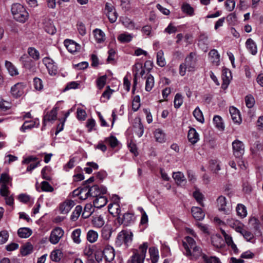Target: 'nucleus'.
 <instances>
[{
    "mask_svg": "<svg viewBox=\"0 0 263 263\" xmlns=\"http://www.w3.org/2000/svg\"><path fill=\"white\" fill-rule=\"evenodd\" d=\"M184 248V254L191 259L197 260L200 258L205 257V255L203 253L200 247L198 246L193 238L187 236L185 240L183 241Z\"/></svg>",
    "mask_w": 263,
    "mask_h": 263,
    "instance_id": "1",
    "label": "nucleus"
},
{
    "mask_svg": "<svg viewBox=\"0 0 263 263\" xmlns=\"http://www.w3.org/2000/svg\"><path fill=\"white\" fill-rule=\"evenodd\" d=\"M11 11L14 19L17 22L24 23L28 18V13L20 4H13L11 6Z\"/></svg>",
    "mask_w": 263,
    "mask_h": 263,
    "instance_id": "2",
    "label": "nucleus"
},
{
    "mask_svg": "<svg viewBox=\"0 0 263 263\" xmlns=\"http://www.w3.org/2000/svg\"><path fill=\"white\" fill-rule=\"evenodd\" d=\"M133 239V234L128 230H124L120 232L116 238L115 245L116 247H120L124 245L126 248L129 247Z\"/></svg>",
    "mask_w": 263,
    "mask_h": 263,
    "instance_id": "3",
    "label": "nucleus"
},
{
    "mask_svg": "<svg viewBox=\"0 0 263 263\" xmlns=\"http://www.w3.org/2000/svg\"><path fill=\"white\" fill-rule=\"evenodd\" d=\"M147 248V243L144 242L139 246V250H135L131 257L132 263H143Z\"/></svg>",
    "mask_w": 263,
    "mask_h": 263,
    "instance_id": "4",
    "label": "nucleus"
},
{
    "mask_svg": "<svg viewBox=\"0 0 263 263\" xmlns=\"http://www.w3.org/2000/svg\"><path fill=\"white\" fill-rule=\"evenodd\" d=\"M12 178L7 173H2L0 177V188L1 195H5L8 191L9 190V186H12Z\"/></svg>",
    "mask_w": 263,
    "mask_h": 263,
    "instance_id": "5",
    "label": "nucleus"
},
{
    "mask_svg": "<svg viewBox=\"0 0 263 263\" xmlns=\"http://www.w3.org/2000/svg\"><path fill=\"white\" fill-rule=\"evenodd\" d=\"M64 234V230L60 227L53 229L50 233L49 241L53 245L57 244Z\"/></svg>",
    "mask_w": 263,
    "mask_h": 263,
    "instance_id": "6",
    "label": "nucleus"
},
{
    "mask_svg": "<svg viewBox=\"0 0 263 263\" xmlns=\"http://www.w3.org/2000/svg\"><path fill=\"white\" fill-rule=\"evenodd\" d=\"M107 189L104 186H99L97 185H93L90 187L88 186V191L86 194H89L90 196L97 198L100 196H102L106 194Z\"/></svg>",
    "mask_w": 263,
    "mask_h": 263,
    "instance_id": "7",
    "label": "nucleus"
},
{
    "mask_svg": "<svg viewBox=\"0 0 263 263\" xmlns=\"http://www.w3.org/2000/svg\"><path fill=\"white\" fill-rule=\"evenodd\" d=\"M42 61L47 69L48 73L50 76H55L57 73L58 66L53 60L49 57H45L43 59Z\"/></svg>",
    "mask_w": 263,
    "mask_h": 263,
    "instance_id": "8",
    "label": "nucleus"
},
{
    "mask_svg": "<svg viewBox=\"0 0 263 263\" xmlns=\"http://www.w3.org/2000/svg\"><path fill=\"white\" fill-rule=\"evenodd\" d=\"M263 151V144L259 141H256L250 147L251 155L254 159L261 157V153Z\"/></svg>",
    "mask_w": 263,
    "mask_h": 263,
    "instance_id": "9",
    "label": "nucleus"
},
{
    "mask_svg": "<svg viewBox=\"0 0 263 263\" xmlns=\"http://www.w3.org/2000/svg\"><path fill=\"white\" fill-rule=\"evenodd\" d=\"M233 154L236 157L241 156L245 151V146L242 142L238 140H235L232 143Z\"/></svg>",
    "mask_w": 263,
    "mask_h": 263,
    "instance_id": "10",
    "label": "nucleus"
},
{
    "mask_svg": "<svg viewBox=\"0 0 263 263\" xmlns=\"http://www.w3.org/2000/svg\"><path fill=\"white\" fill-rule=\"evenodd\" d=\"M196 55L195 52H191L185 59L184 64L189 71H194L195 69L197 61Z\"/></svg>",
    "mask_w": 263,
    "mask_h": 263,
    "instance_id": "11",
    "label": "nucleus"
},
{
    "mask_svg": "<svg viewBox=\"0 0 263 263\" xmlns=\"http://www.w3.org/2000/svg\"><path fill=\"white\" fill-rule=\"evenodd\" d=\"M117 220L120 224H123L125 226H128L134 222L135 217L134 214L126 213L122 217L119 216Z\"/></svg>",
    "mask_w": 263,
    "mask_h": 263,
    "instance_id": "12",
    "label": "nucleus"
},
{
    "mask_svg": "<svg viewBox=\"0 0 263 263\" xmlns=\"http://www.w3.org/2000/svg\"><path fill=\"white\" fill-rule=\"evenodd\" d=\"M219 210L224 214H229L231 211V206L227 204L225 197L221 196L217 200Z\"/></svg>",
    "mask_w": 263,
    "mask_h": 263,
    "instance_id": "13",
    "label": "nucleus"
},
{
    "mask_svg": "<svg viewBox=\"0 0 263 263\" xmlns=\"http://www.w3.org/2000/svg\"><path fill=\"white\" fill-rule=\"evenodd\" d=\"M25 85L23 83H17L11 88V95L15 98H18L24 93Z\"/></svg>",
    "mask_w": 263,
    "mask_h": 263,
    "instance_id": "14",
    "label": "nucleus"
},
{
    "mask_svg": "<svg viewBox=\"0 0 263 263\" xmlns=\"http://www.w3.org/2000/svg\"><path fill=\"white\" fill-rule=\"evenodd\" d=\"M75 205V202L72 200H66L61 203L59 206V210L62 214H67Z\"/></svg>",
    "mask_w": 263,
    "mask_h": 263,
    "instance_id": "15",
    "label": "nucleus"
},
{
    "mask_svg": "<svg viewBox=\"0 0 263 263\" xmlns=\"http://www.w3.org/2000/svg\"><path fill=\"white\" fill-rule=\"evenodd\" d=\"M64 45L68 51L70 53H74L80 49L79 44L71 40L66 39L64 41Z\"/></svg>",
    "mask_w": 263,
    "mask_h": 263,
    "instance_id": "16",
    "label": "nucleus"
},
{
    "mask_svg": "<svg viewBox=\"0 0 263 263\" xmlns=\"http://www.w3.org/2000/svg\"><path fill=\"white\" fill-rule=\"evenodd\" d=\"M103 255L106 260L110 262L114 260L115 253L114 248L109 246H107L103 251Z\"/></svg>",
    "mask_w": 263,
    "mask_h": 263,
    "instance_id": "17",
    "label": "nucleus"
},
{
    "mask_svg": "<svg viewBox=\"0 0 263 263\" xmlns=\"http://www.w3.org/2000/svg\"><path fill=\"white\" fill-rule=\"evenodd\" d=\"M231 78V71L227 68L223 69L222 73V79L223 80V83L222 84V88H225L227 87Z\"/></svg>",
    "mask_w": 263,
    "mask_h": 263,
    "instance_id": "18",
    "label": "nucleus"
},
{
    "mask_svg": "<svg viewBox=\"0 0 263 263\" xmlns=\"http://www.w3.org/2000/svg\"><path fill=\"white\" fill-rule=\"evenodd\" d=\"M134 127L136 134L139 137H141L144 133V127L140 118H136L135 119Z\"/></svg>",
    "mask_w": 263,
    "mask_h": 263,
    "instance_id": "19",
    "label": "nucleus"
},
{
    "mask_svg": "<svg viewBox=\"0 0 263 263\" xmlns=\"http://www.w3.org/2000/svg\"><path fill=\"white\" fill-rule=\"evenodd\" d=\"M142 65L138 63L135 64L133 67V72H134V84L132 89V92L134 93L136 89V87L137 83V78L139 77V73L140 72V69L142 68Z\"/></svg>",
    "mask_w": 263,
    "mask_h": 263,
    "instance_id": "20",
    "label": "nucleus"
},
{
    "mask_svg": "<svg viewBox=\"0 0 263 263\" xmlns=\"http://www.w3.org/2000/svg\"><path fill=\"white\" fill-rule=\"evenodd\" d=\"M187 138L190 142L192 144H195L199 140V135L194 128H191L187 135Z\"/></svg>",
    "mask_w": 263,
    "mask_h": 263,
    "instance_id": "21",
    "label": "nucleus"
},
{
    "mask_svg": "<svg viewBox=\"0 0 263 263\" xmlns=\"http://www.w3.org/2000/svg\"><path fill=\"white\" fill-rule=\"evenodd\" d=\"M209 44L208 36L205 33H202L200 34L198 39V45L200 47L206 51Z\"/></svg>",
    "mask_w": 263,
    "mask_h": 263,
    "instance_id": "22",
    "label": "nucleus"
},
{
    "mask_svg": "<svg viewBox=\"0 0 263 263\" xmlns=\"http://www.w3.org/2000/svg\"><path fill=\"white\" fill-rule=\"evenodd\" d=\"M229 111L234 122L239 124L241 121V119L239 110L236 108L232 106L230 107Z\"/></svg>",
    "mask_w": 263,
    "mask_h": 263,
    "instance_id": "23",
    "label": "nucleus"
},
{
    "mask_svg": "<svg viewBox=\"0 0 263 263\" xmlns=\"http://www.w3.org/2000/svg\"><path fill=\"white\" fill-rule=\"evenodd\" d=\"M210 61L215 65L218 66L220 63V55L216 49L211 50L209 53Z\"/></svg>",
    "mask_w": 263,
    "mask_h": 263,
    "instance_id": "24",
    "label": "nucleus"
},
{
    "mask_svg": "<svg viewBox=\"0 0 263 263\" xmlns=\"http://www.w3.org/2000/svg\"><path fill=\"white\" fill-rule=\"evenodd\" d=\"M211 242L212 245L217 248H222L225 243L222 238L218 235H213L211 237Z\"/></svg>",
    "mask_w": 263,
    "mask_h": 263,
    "instance_id": "25",
    "label": "nucleus"
},
{
    "mask_svg": "<svg viewBox=\"0 0 263 263\" xmlns=\"http://www.w3.org/2000/svg\"><path fill=\"white\" fill-rule=\"evenodd\" d=\"M192 213L194 218L197 220H201L205 216L204 213L202 211V209L199 207H193L192 209Z\"/></svg>",
    "mask_w": 263,
    "mask_h": 263,
    "instance_id": "26",
    "label": "nucleus"
},
{
    "mask_svg": "<svg viewBox=\"0 0 263 263\" xmlns=\"http://www.w3.org/2000/svg\"><path fill=\"white\" fill-rule=\"evenodd\" d=\"M227 223L230 227L234 229L237 232H239L242 228V223L238 220L233 218H228L227 219Z\"/></svg>",
    "mask_w": 263,
    "mask_h": 263,
    "instance_id": "27",
    "label": "nucleus"
},
{
    "mask_svg": "<svg viewBox=\"0 0 263 263\" xmlns=\"http://www.w3.org/2000/svg\"><path fill=\"white\" fill-rule=\"evenodd\" d=\"M39 125V121L36 120L35 121L31 120L30 121H25L20 130L23 132H25L26 129H31L34 127H37Z\"/></svg>",
    "mask_w": 263,
    "mask_h": 263,
    "instance_id": "28",
    "label": "nucleus"
},
{
    "mask_svg": "<svg viewBox=\"0 0 263 263\" xmlns=\"http://www.w3.org/2000/svg\"><path fill=\"white\" fill-rule=\"evenodd\" d=\"M87 191L88 186H86L81 188L80 190L78 189L74 190L73 194L74 196H79L81 199L85 200L89 196V194H86Z\"/></svg>",
    "mask_w": 263,
    "mask_h": 263,
    "instance_id": "29",
    "label": "nucleus"
},
{
    "mask_svg": "<svg viewBox=\"0 0 263 263\" xmlns=\"http://www.w3.org/2000/svg\"><path fill=\"white\" fill-rule=\"evenodd\" d=\"M57 110L53 109L50 112H47L44 116L43 119L44 126L46 125V122L47 121L50 122L54 121L57 119Z\"/></svg>",
    "mask_w": 263,
    "mask_h": 263,
    "instance_id": "30",
    "label": "nucleus"
},
{
    "mask_svg": "<svg viewBox=\"0 0 263 263\" xmlns=\"http://www.w3.org/2000/svg\"><path fill=\"white\" fill-rule=\"evenodd\" d=\"M93 202L94 206L99 209L106 204L107 202V199L103 195L100 196L99 197L95 198Z\"/></svg>",
    "mask_w": 263,
    "mask_h": 263,
    "instance_id": "31",
    "label": "nucleus"
},
{
    "mask_svg": "<svg viewBox=\"0 0 263 263\" xmlns=\"http://www.w3.org/2000/svg\"><path fill=\"white\" fill-rule=\"evenodd\" d=\"M246 46L248 50L252 54L255 55L257 52V46L254 41L250 38L246 42Z\"/></svg>",
    "mask_w": 263,
    "mask_h": 263,
    "instance_id": "32",
    "label": "nucleus"
},
{
    "mask_svg": "<svg viewBox=\"0 0 263 263\" xmlns=\"http://www.w3.org/2000/svg\"><path fill=\"white\" fill-rule=\"evenodd\" d=\"M95 39L98 43H102L105 41V33L99 29H96L93 31Z\"/></svg>",
    "mask_w": 263,
    "mask_h": 263,
    "instance_id": "33",
    "label": "nucleus"
},
{
    "mask_svg": "<svg viewBox=\"0 0 263 263\" xmlns=\"http://www.w3.org/2000/svg\"><path fill=\"white\" fill-rule=\"evenodd\" d=\"M173 177L178 185H181L186 182L184 174L180 172L174 173Z\"/></svg>",
    "mask_w": 263,
    "mask_h": 263,
    "instance_id": "34",
    "label": "nucleus"
},
{
    "mask_svg": "<svg viewBox=\"0 0 263 263\" xmlns=\"http://www.w3.org/2000/svg\"><path fill=\"white\" fill-rule=\"evenodd\" d=\"M5 66L11 76H14L18 74L17 69L11 62L6 61L5 62Z\"/></svg>",
    "mask_w": 263,
    "mask_h": 263,
    "instance_id": "35",
    "label": "nucleus"
},
{
    "mask_svg": "<svg viewBox=\"0 0 263 263\" xmlns=\"http://www.w3.org/2000/svg\"><path fill=\"white\" fill-rule=\"evenodd\" d=\"M18 235L21 238H28L32 234V231L28 228H21L17 231Z\"/></svg>",
    "mask_w": 263,
    "mask_h": 263,
    "instance_id": "36",
    "label": "nucleus"
},
{
    "mask_svg": "<svg viewBox=\"0 0 263 263\" xmlns=\"http://www.w3.org/2000/svg\"><path fill=\"white\" fill-rule=\"evenodd\" d=\"M181 10L184 13L189 15L193 16L194 15V8L188 3H184L181 6Z\"/></svg>",
    "mask_w": 263,
    "mask_h": 263,
    "instance_id": "37",
    "label": "nucleus"
},
{
    "mask_svg": "<svg viewBox=\"0 0 263 263\" xmlns=\"http://www.w3.org/2000/svg\"><path fill=\"white\" fill-rule=\"evenodd\" d=\"M94 209L91 203H87L85 205L83 212L82 213V216L84 218H87L93 213Z\"/></svg>",
    "mask_w": 263,
    "mask_h": 263,
    "instance_id": "38",
    "label": "nucleus"
},
{
    "mask_svg": "<svg viewBox=\"0 0 263 263\" xmlns=\"http://www.w3.org/2000/svg\"><path fill=\"white\" fill-rule=\"evenodd\" d=\"M92 223L95 227L101 228L104 224V220L102 216L96 215L93 217Z\"/></svg>",
    "mask_w": 263,
    "mask_h": 263,
    "instance_id": "39",
    "label": "nucleus"
},
{
    "mask_svg": "<svg viewBox=\"0 0 263 263\" xmlns=\"http://www.w3.org/2000/svg\"><path fill=\"white\" fill-rule=\"evenodd\" d=\"M236 210L237 215L241 218L245 217L247 215L246 208L242 204H238Z\"/></svg>",
    "mask_w": 263,
    "mask_h": 263,
    "instance_id": "40",
    "label": "nucleus"
},
{
    "mask_svg": "<svg viewBox=\"0 0 263 263\" xmlns=\"http://www.w3.org/2000/svg\"><path fill=\"white\" fill-rule=\"evenodd\" d=\"M154 86V79L151 74L147 76L145 82V90L150 91Z\"/></svg>",
    "mask_w": 263,
    "mask_h": 263,
    "instance_id": "41",
    "label": "nucleus"
},
{
    "mask_svg": "<svg viewBox=\"0 0 263 263\" xmlns=\"http://www.w3.org/2000/svg\"><path fill=\"white\" fill-rule=\"evenodd\" d=\"M149 253L152 263H156L159 258L157 249L155 247H151L149 249Z\"/></svg>",
    "mask_w": 263,
    "mask_h": 263,
    "instance_id": "42",
    "label": "nucleus"
},
{
    "mask_svg": "<svg viewBox=\"0 0 263 263\" xmlns=\"http://www.w3.org/2000/svg\"><path fill=\"white\" fill-rule=\"evenodd\" d=\"M154 136L157 142L163 143L164 141V134L162 129H156L154 133Z\"/></svg>",
    "mask_w": 263,
    "mask_h": 263,
    "instance_id": "43",
    "label": "nucleus"
},
{
    "mask_svg": "<svg viewBox=\"0 0 263 263\" xmlns=\"http://www.w3.org/2000/svg\"><path fill=\"white\" fill-rule=\"evenodd\" d=\"M213 123L215 126L219 130H223L224 126L222 122V119L219 116H215L213 118Z\"/></svg>",
    "mask_w": 263,
    "mask_h": 263,
    "instance_id": "44",
    "label": "nucleus"
},
{
    "mask_svg": "<svg viewBox=\"0 0 263 263\" xmlns=\"http://www.w3.org/2000/svg\"><path fill=\"white\" fill-rule=\"evenodd\" d=\"M108 210L111 214H116L118 217L120 216L121 214V209L118 204H109Z\"/></svg>",
    "mask_w": 263,
    "mask_h": 263,
    "instance_id": "45",
    "label": "nucleus"
},
{
    "mask_svg": "<svg viewBox=\"0 0 263 263\" xmlns=\"http://www.w3.org/2000/svg\"><path fill=\"white\" fill-rule=\"evenodd\" d=\"M133 39V36L127 33H124L120 34L118 37V40L121 43L129 42Z\"/></svg>",
    "mask_w": 263,
    "mask_h": 263,
    "instance_id": "46",
    "label": "nucleus"
},
{
    "mask_svg": "<svg viewBox=\"0 0 263 263\" xmlns=\"http://www.w3.org/2000/svg\"><path fill=\"white\" fill-rule=\"evenodd\" d=\"M193 115L196 119L199 122L203 123L204 121L202 111L198 107H197L193 111Z\"/></svg>",
    "mask_w": 263,
    "mask_h": 263,
    "instance_id": "47",
    "label": "nucleus"
},
{
    "mask_svg": "<svg viewBox=\"0 0 263 263\" xmlns=\"http://www.w3.org/2000/svg\"><path fill=\"white\" fill-rule=\"evenodd\" d=\"M98 237V234L97 232L93 230H89L87 235V239L91 243L97 241Z\"/></svg>",
    "mask_w": 263,
    "mask_h": 263,
    "instance_id": "48",
    "label": "nucleus"
},
{
    "mask_svg": "<svg viewBox=\"0 0 263 263\" xmlns=\"http://www.w3.org/2000/svg\"><path fill=\"white\" fill-rule=\"evenodd\" d=\"M81 230L80 229H77L73 231L71 234V238L73 241L76 243H79L81 242L80 235Z\"/></svg>",
    "mask_w": 263,
    "mask_h": 263,
    "instance_id": "49",
    "label": "nucleus"
},
{
    "mask_svg": "<svg viewBox=\"0 0 263 263\" xmlns=\"http://www.w3.org/2000/svg\"><path fill=\"white\" fill-rule=\"evenodd\" d=\"M82 211V206L81 205H77L75 208L74 210L71 215V219L73 221H76L78 219Z\"/></svg>",
    "mask_w": 263,
    "mask_h": 263,
    "instance_id": "50",
    "label": "nucleus"
},
{
    "mask_svg": "<svg viewBox=\"0 0 263 263\" xmlns=\"http://www.w3.org/2000/svg\"><path fill=\"white\" fill-rule=\"evenodd\" d=\"M157 64L160 67L164 66V57L162 50H160L157 53Z\"/></svg>",
    "mask_w": 263,
    "mask_h": 263,
    "instance_id": "51",
    "label": "nucleus"
},
{
    "mask_svg": "<svg viewBox=\"0 0 263 263\" xmlns=\"http://www.w3.org/2000/svg\"><path fill=\"white\" fill-rule=\"evenodd\" d=\"M105 141L111 147H116L119 143L117 139L114 136H110L105 139Z\"/></svg>",
    "mask_w": 263,
    "mask_h": 263,
    "instance_id": "52",
    "label": "nucleus"
},
{
    "mask_svg": "<svg viewBox=\"0 0 263 263\" xmlns=\"http://www.w3.org/2000/svg\"><path fill=\"white\" fill-rule=\"evenodd\" d=\"M28 53L29 55L35 60H37L40 59V53L34 47H29L28 49Z\"/></svg>",
    "mask_w": 263,
    "mask_h": 263,
    "instance_id": "53",
    "label": "nucleus"
},
{
    "mask_svg": "<svg viewBox=\"0 0 263 263\" xmlns=\"http://www.w3.org/2000/svg\"><path fill=\"white\" fill-rule=\"evenodd\" d=\"M248 241H251L254 238V235L250 232L243 230L242 228L239 232Z\"/></svg>",
    "mask_w": 263,
    "mask_h": 263,
    "instance_id": "54",
    "label": "nucleus"
},
{
    "mask_svg": "<svg viewBox=\"0 0 263 263\" xmlns=\"http://www.w3.org/2000/svg\"><path fill=\"white\" fill-rule=\"evenodd\" d=\"M33 250V247L32 245L27 243L21 249V254L23 256H26L30 254Z\"/></svg>",
    "mask_w": 263,
    "mask_h": 263,
    "instance_id": "55",
    "label": "nucleus"
},
{
    "mask_svg": "<svg viewBox=\"0 0 263 263\" xmlns=\"http://www.w3.org/2000/svg\"><path fill=\"white\" fill-rule=\"evenodd\" d=\"M140 106V98L137 95L134 97L132 102V109L134 111H137Z\"/></svg>",
    "mask_w": 263,
    "mask_h": 263,
    "instance_id": "56",
    "label": "nucleus"
},
{
    "mask_svg": "<svg viewBox=\"0 0 263 263\" xmlns=\"http://www.w3.org/2000/svg\"><path fill=\"white\" fill-rule=\"evenodd\" d=\"M183 103V98L180 93H177L174 98V104L176 108H179Z\"/></svg>",
    "mask_w": 263,
    "mask_h": 263,
    "instance_id": "57",
    "label": "nucleus"
},
{
    "mask_svg": "<svg viewBox=\"0 0 263 263\" xmlns=\"http://www.w3.org/2000/svg\"><path fill=\"white\" fill-rule=\"evenodd\" d=\"M246 105L248 108H252L255 104V99L254 97L251 95H247L245 97Z\"/></svg>",
    "mask_w": 263,
    "mask_h": 263,
    "instance_id": "58",
    "label": "nucleus"
},
{
    "mask_svg": "<svg viewBox=\"0 0 263 263\" xmlns=\"http://www.w3.org/2000/svg\"><path fill=\"white\" fill-rule=\"evenodd\" d=\"M33 85L34 88L37 90H41L43 88L42 81L39 78H34Z\"/></svg>",
    "mask_w": 263,
    "mask_h": 263,
    "instance_id": "59",
    "label": "nucleus"
},
{
    "mask_svg": "<svg viewBox=\"0 0 263 263\" xmlns=\"http://www.w3.org/2000/svg\"><path fill=\"white\" fill-rule=\"evenodd\" d=\"M10 191H8V193L5 195H1L5 198V200L7 204L12 206L14 204V199L12 195H10Z\"/></svg>",
    "mask_w": 263,
    "mask_h": 263,
    "instance_id": "60",
    "label": "nucleus"
},
{
    "mask_svg": "<svg viewBox=\"0 0 263 263\" xmlns=\"http://www.w3.org/2000/svg\"><path fill=\"white\" fill-rule=\"evenodd\" d=\"M102 237L103 239L105 240H108L109 239L111 235V231L110 229L107 227H104L102 229Z\"/></svg>",
    "mask_w": 263,
    "mask_h": 263,
    "instance_id": "61",
    "label": "nucleus"
},
{
    "mask_svg": "<svg viewBox=\"0 0 263 263\" xmlns=\"http://www.w3.org/2000/svg\"><path fill=\"white\" fill-rule=\"evenodd\" d=\"M193 196L196 201L198 202L199 204L201 206H203V203L202 202L203 195L198 191H196L193 193Z\"/></svg>",
    "mask_w": 263,
    "mask_h": 263,
    "instance_id": "62",
    "label": "nucleus"
},
{
    "mask_svg": "<svg viewBox=\"0 0 263 263\" xmlns=\"http://www.w3.org/2000/svg\"><path fill=\"white\" fill-rule=\"evenodd\" d=\"M9 237L8 232L6 230H3L0 232V244L5 243Z\"/></svg>",
    "mask_w": 263,
    "mask_h": 263,
    "instance_id": "63",
    "label": "nucleus"
},
{
    "mask_svg": "<svg viewBox=\"0 0 263 263\" xmlns=\"http://www.w3.org/2000/svg\"><path fill=\"white\" fill-rule=\"evenodd\" d=\"M210 167L215 173H217L220 170L219 164L216 160H212L210 161Z\"/></svg>",
    "mask_w": 263,
    "mask_h": 263,
    "instance_id": "64",
    "label": "nucleus"
}]
</instances>
